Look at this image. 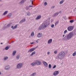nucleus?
Instances as JSON below:
<instances>
[{
    "label": "nucleus",
    "mask_w": 76,
    "mask_h": 76,
    "mask_svg": "<svg viewBox=\"0 0 76 76\" xmlns=\"http://www.w3.org/2000/svg\"><path fill=\"white\" fill-rule=\"evenodd\" d=\"M64 19H66V16H64L63 17Z\"/></svg>",
    "instance_id": "43"
},
{
    "label": "nucleus",
    "mask_w": 76,
    "mask_h": 76,
    "mask_svg": "<svg viewBox=\"0 0 76 76\" xmlns=\"http://www.w3.org/2000/svg\"><path fill=\"white\" fill-rule=\"evenodd\" d=\"M36 43H38V40H36Z\"/></svg>",
    "instance_id": "45"
},
{
    "label": "nucleus",
    "mask_w": 76,
    "mask_h": 76,
    "mask_svg": "<svg viewBox=\"0 0 76 76\" xmlns=\"http://www.w3.org/2000/svg\"><path fill=\"white\" fill-rule=\"evenodd\" d=\"M64 36H65V35H63V37H64Z\"/></svg>",
    "instance_id": "50"
},
{
    "label": "nucleus",
    "mask_w": 76,
    "mask_h": 76,
    "mask_svg": "<svg viewBox=\"0 0 76 76\" xmlns=\"http://www.w3.org/2000/svg\"><path fill=\"white\" fill-rule=\"evenodd\" d=\"M48 67L49 69H51V64L49 65Z\"/></svg>",
    "instance_id": "29"
},
{
    "label": "nucleus",
    "mask_w": 76,
    "mask_h": 76,
    "mask_svg": "<svg viewBox=\"0 0 76 76\" xmlns=\"http://www.w3.org/2000/svg\"><path fill=\"white\" fill-rule=\"evenodd\" d=\"M35 53H36V52H35V51H34V52H33L31 53V54L30 55V56H33V55H34V54H35Z\"/></svg>",
    "instance_id": "19"
},
{
    "label": "nucleus",
    "mask_w": 76,
    "mask_h": 76,
    "mask_svg": "<svg viewBox=\"0 0 76 76\" xmlns=\"http://www.w3.org/2000/svg\"><path fill=\"white\" fill-rule=\"evenodd\" d=\"M10 25H11V24H8L7 26V27H9L10 26Z\"/></svg>",
    "instance_id": "33"
},
{
    "label": "nucleus",
    "mask_w": 76,
    "mask_h": 76,
    "mask_svg": "<svg viewBox=\"0 0 76 76\" xmlns=\"http://www.w3.org/2000/svg\"><path fill=\"white\" fill-rule=\"evenodd\" d=\"M56 67V65H55L52 68L53 69H55Z\"/></svg>",
    "instance_id": "38"
},
{
    "label": "nucleus",
    "mask_w": 76,
    "mask_h": 76,
    "mask_svg": "<svg viewBox=\"0 0 76 76\" xmlns=\"http://www.w3.org/2000/svg\"><path fill=\"white\" fill-rule=\"evenodd\" d=\"M58 21L56 22L55 23V26H56L58 23Z\"/></svg>",
    "instance_id": "31"
},
{
    "label": "nucleus",
    "mask_w": 76,
    "mask_h": 76,
    "mask_svg": "<svg viewBox=\"0 0 76 76\" xmlns=\"http://www.w3.org/2000/svg\"><path fill=\"white\" fill-rule=\"evenodd\" d=\"M27 16H30L31 15V13H30V12H28L27 13Z\"/></svg>",
    "instance_id": "26"
},
{
    "label": "nucleus",
    "mask_w": 76,
    "mask_h": 76,
    "mask_svg": "<svg viewBox=\"0 0 76 76\" xmlns=\"http://www.w3.org/2000/svg\"><path fill=\"white\" fill-rule=\"evenodd\" d=\"M58 12H56L54 13L52 15V17L53 18H55V17H56V16H58Z\"/></svg>",
    "instance_id": "6"
},
{
    "label": "nucleus",
    "mask_w": 76,
    "mask_h": 76,
    "mask_svg": "<svg viewBox=\"0 0 76 76\" xmlns=\"http://www.w3.org/2000/svg\"><path fill=\"white\" fill-rule=\"evenodd\" d=\"M52 41H53V39H50L48 40V43L49 44H50L52 43Z\"/></svg>",
    "instance_id": "10"
},
{
    "label": "nucleus",
    "mask_w": 76,
    "mask_h": 76,
    "mask_svg": "<svg viewBox=\"0 0 76 76\" xmlns=\"http://www.w3.org/2000/svg\"><path fill=\"white\" fill-rule=\"evenodd\" d=\"M7 12H8L7 11L5 12L3 14V15H6L7 13Z\"/></svg>",
    "instance_id": "24"
},
{
    "label": "nucleus",
    "mask_w": 76,
    "mask_h": 76,
    "mask_svg": "<svg viewBox=\"0 0 76 76\" xmlns=\"http://www.w3.org/2000/svg\"><path fill=\"white\" fill-rule=\"evenodd\" d=\"M31 37H33V36H34V32H32L31 33Z\"/></svg>",
    "instance_id": "25"
},
{
    "label": "nucleus",
    "mask_w": 76,
    "mask_h": 76,
    "mask_svg": "<svg viewBox=\"0 0 76 76\" xmlns=\"http://www.w3.org/2000/svg\"><path fill=\"white\" fill-rule=\"evenodd\" d=\"M25 21H26V19L25 18H24L21 20L20 21V23H22L23 22H24Z\"/></svg>",
    "instance_id": "9"
},
{
    "label": "nucleus",
    "mask_w": 76,
    "mask_h": 76,
    "mask_svg": "<svg viewBox=\"0 0 76 76\" xmlns=\"http://www.w3.org/2000/svg\"><path fill=\"white\" fill-rule=\"evenodd\" d=\"M19 64H18L17 66V68H19Z\"/></svg>",
    "instance_id": "40"
},
{
    "label": "nucleus",
    "mask_w": 76,
    "mask_h": 76,
    "mask_svg": "<svg viewBox=\"0 0 76 76\" xmlns=\"http://www.w3.org/2000/svg\"><path fill=\"white\" fill-rule=\"evenodd\" d=\"M75 35H76V32L75 31H73L70 32L68 34L66 35L65 37L63 38V40L64 41H67V40H70L72 39V37Z\"/></svg>",
    "instance_id": "1"
},
{
    "label": "nucleus",
    "mask_w": 76,
    "mask_h": 76,
    "mask_svg": "<svg viewBox=\"0 0 76 76\" xmlns=\"http://www.w3.org/2000/svg\"><path fill=\"white\" fill-rule=\"evenodd\" d=\"M74 21H75V20H70L69 21V22H70V23H73L74 22Z\"/></svg>",
    "instance_id": "28"
},
{
    "label": "nucleus",
    "mask_w": 76,
    "mask_h": 76,
    "mask_svg": "<svg viewBox=\"0 0 76 76\" xmlns=\"http://www.w3.org/2000/svg\"><path fill=\"white\" fill-rule=\"evenodd\" d=\"M13 29H16V28H17V25H16L15 26H14L13 27V26H12L11 27Z\"/></svg>",
    "instance_id": "18"
},
{
    "label": "nucleus",
    "mask_w": 76,
    "mask_h": 76,
    "mask_svg": "<svg viewBox=\"0 0 76 76\" xmlns=\"http://www.w3.org/2000/svg\"><path fill=\"white\" fill-rule=\"evenodd\" d=\"M50 23L48 20H46L38 28L39 31H40L42 29H45L49 25Z\"/></svg>",
    "instance_id": "2"
},
{
    "label": "nucleus",
    "mask_w": 76,
    "mask_h": 76,
    "mask_svg": "<svg viewBox=\"0 0 76 76\" xmlns=\"http://www.w3.org/2000/svg\"><path fill=\"white\" fill-rule=\"evenodd\" d=\"M29 9V7H26V10H28V9Z\"/></svg>",
    "instance_id": "32"
},
{
    "label": "nucleus",
    "mask_w": 76,
    "mask_h": 76,
    "mask_svg": "<svg viewBox=\"0 0 76 76\" xmlns=\"http://www.w3.org/2000/svg\"><path fill=\"white\" fill-rule=\"evenodd\" d=\"M23 64L22 63H20L19 64V69H21L22 67Z\"/></svg>",
    "instance_id": "17"
},
{
    "label": "nucleus",
    "mask_w": 76,
    "mask_h": 76,
    "mask_svg": "<svg viewBox=\"0 0 76 76\" xmlns=\"http://www.w3.org/2000/svg\"><path fill=\"white\" fill-rule=\"evenodd\" d=\"M16 51H14L12 53L13 56H15L16 54Z\"/></svg>",
    "instance_id": "23"
},
{
    "label": "nucleus",
    "mask_w": 76,
    "mask_h": 76,
    "mask_svg": "<svg viewBox=\"0 0 76 76\" xmlns=\"http://www.w3.org/2000/svg\"><path fill=\"white\" fill-rule=\"evenodd\" d=\"M65 53L63 52H62L58 55L56 58L58 60H62L65 57Z\"/></svg>",
    "instance_id": "3"
},
{
    "label": "nucleus",
    "mask_w": 76,
    "mask_h": 76,
    "mask_svg": "<svg viewBox=\"0 0 76 76\" xmlns=\"http://www.w3.org/2000/svg\"><path fill=\"white\" fill-rule=\"evenodd\" d=\"M42 36V34L41 33H39L37 36L38 38H40V37H41Z\"/></svg>",
    "instance_id": "12"
},
{
    "label": "nucleus",
    "mask_w": 76,
    "mask_h": 76,
    "mask_svg": "<svg viewBox=\"0 0 76 76\" xmlns=\"http://www.w3.org/2000/svg\"><path fill=\"white\" fill-rule=\"evenodd\" d=\"M1 44H3V43H1Z\"/></svg>",
    "instance_id": "51"
},
{
    "label": "nucleus",
    "mask_w": 76,
    "mask_h": 76,
    "mask_svg": "<svg viewBox=\"0 0 76 76\" xmlns=\"http://www.w3.org/2000/svg\"><path fill=\"white\" fill-rule=\"evenodd\" d=\"M41 16L39 15L36 18V20H38V19H41Z\"/></svg>",
    "instance_id": "14"
},
{
    "label": "nucleus",
    "mask_w": 76,
    "mask_h": 76,
    "mask_svg": "<svg viewBox=\"0 0 76 76\" xmlns=\"http://www.w3.org/2000/svg\"><path fill=\"white\" fill-rule=\"evenodd\" d=\"M9 48L8 47H7L5 48V50H8V49H9Z\"/></svg>",
    "instance_id": "34"
},
{
    "label": "nucleus",
    "mask_w": 76,
    "mask_h": 76,
    "mask_svg": "<svg viewBox=\"0 0 76 76\" xmlns=\"http://www.w3.org/2000/svg\"><path fill=\"white\" fill-rule=\"evenodd\" d=\"M32 1H32V0H31L30 1V2H32Z\"/></svg>",
    "instance_id": "48"
},
{
    "label": "nucleus",
    "mask_w": 76,
    "mask_h": 76,
    "mask_svg": "<svg viewBox=\"0 0 76 76\" xmlns=\"http://www.w3.org/2000/svg\"><path fill=\"white\" fill-rule=\"evenodd\" d=\"M55 7V6H53L51 8L52 9H54Z\"/></svg>",
    "instance_id": "41"
},
{
    "label": "nucleus",
    "mask_w": 76,
    "mask_h": 76,
    "mask_svg": "<svg viewBox=\"0 0 76 76\" xmlns=\"http://www.w3.org/2000/svg\"><path fill=\"white\" fill-rule=\"evenodd\" d=\"M42 62L45 67H48V64H47V63L44 61H43Z\"/></svg>",
    "instance_id": "8"
},
{
    "label": "nucleus",
    "mask_w": 76,
    "mask_h": 76,
    "mask_svg": "<svg viewBox=\"0 0 76 76\" xmlns=\"http://www.w3.org/2000/svg\"><path fill=\"white\" fill-rule=\"evenodd\" d=\"M50 52H47V54H48H48H50Z\"/></svg>",
    "instance_id": "46"
},
{
    "label": "nucleus",
    "mask_w": 76,
    "mask_h": 76,
    "mask_svg": "<svg viewBox=\"0 0 76 76\" xmlns=\"http://www.w3.org/2000/svg\"><path fill=\"white\" fill-rule=\"evenodd\" d=\"M7 58H8V57L7 56L6 57H5L4 58V60H7Z\"/></svg>",
    "instance_id": "30"
},
{
    "label": "nucleus",
    "mask_w": 76,
    "mask_h": 76,
    "mask_svg": "<svg viewBox=\"0 0 76 76\" xmlns=\"http://www.w3.org/2000/svg\"><path fill=\"white\" fill-rule=\"evenodd\" d=\"M58 73H59V72H58V71H56L53 73V75L55 76H56L58 75Z\"/></svg>",
    "instance_id": "5"
},
{
    "label": "nucleus",
    "mask_w": 76,
    "mask_h": 76,
    "mask_svg": "<svg viewBox=\"0 0 76 76\" xmlns=\"http://www.w3.org/2000/svg\"><path fill=\"white\" fill-rule=\"evenodd\" d=\"M10 68V66H6L5 68V70H9Z\"/></svg>",
    "instance_id": "15"
},
{
    "label": "nucleus",
    "mask_w": 76,
    "mask_h": 76,
    "mask_svg": "<svg viewBox=\"0 0 76 76\" xmlns=\"http://www.w3.org/2000/svg\"><path fill=\"white\" fill-rule=\"evenodd\" d=\"M34 42H32L30 43L31 44H34Z\"/></svg>",
    "instance_id": "44"
},
{
    "label": "nucleus",
    "mask_w": 76,
    "mask_h": 76,
    "mask_svg": "<svg viewBox=\"0 0 76 76\" xmlns=\"http://www.w3.org/2000/svg\"><path fill=\"white\" fill-rule=\"evenodd\" d=\"M67 29L68 31H72L73 29V27L72 26H70L67 28Z\"/></svg>",
    "instance_id": "4"
},
{
    "label": "nucleus",
    "mask_w": 76,
    "mask_h": 76,
    "mask_svg": "<svg viewBox=\"0 0 76 76\" xmlns=\"http://www.w3.org/2000/svg\"><path fill=\"white\" fill-rule=\"evenodd\" d=\"M64 2V0H62L60 2H59V4H63V3Z\"/></svg>",
    "instance_id": "22"
},
{
    "label": "nucleus",
    "mask_w": 76,
    "mask_h": 76,
    "mask_svg": "<svg viewBox=\"0 0 76 76\" xmlns=\"http://www.w3.org/2000/svg\"><path fill=\"white\" fill-rule=\"evenodd\" d=\"M36 75L37 73L36 72H34L32 73L31 75V76H36Z\"/></svg>",
    "instance_id": "16"
},
{
    "label": "nucleus",
    "mask_w": 76,
    "mask_h": 76,
    "mask_svg": "<svg viewBox=\"0 0 76 76\" xmlns=\"http://www.w3.org/2000/svg\"><path fill=\"white\" fill-rule=\"evenodd\" d=\"M37 63L38 64V65H41V64H42V63L41 62L39 61H37Z\"/></svg>",
    "instance_id": "21"
},
{
    "label": "nucleus",
    "mask_w": 76,
    "mask_h": 76,
    "mask_svg": "<svg viewBox=\"0 0 76 76\" xmlns=\"http://www.w3.org/2000/svg\"><path fill=\"white\" fill-rule=\"evenodd\" d=\"M57 13H59L58 14H59V13H60V14H61V11H60L57 12Z\"/></svg>",
    "instance_id": "42"
},
{
    "label": "nucleus",
    "mask_w": 76,
    "mask_h": 76,
    "mask_svg": "<svg viewBox=\"0 0 76 76\" xmlns=\"http://www.w3.org/2000/svg\"><path fill=\"white\" fill-rule=\"evenodd\" d=\"M29 7H33V6H32V5H30V6H29Z\"/></svg>",
    "instance_id": "47"
},
{
    "label": "nucleus",
    "mask_w": 76,
    "mask_h": 76,
    "mask_svg": "<svg viewBox=\"0 0 76 76\" xmlns=\"http://www.w3.org/2000/svg\"><path fill=\"white\" fill-rule=\"evenodd\" d=\"M76 51H75L72 54V56L75 57L76 56Z\"/></svg>",
    "instance_id": "20"
},
{
    "label": "nucleus",
    "mask_w": 76,
    "mask_h": 76,
    "mask_svg": "<svg viewBox=\"0 0 76 76\" xmlns=\"http://www.w3.org/2000/svg\"><path fill=\"white\" fill-rule=\"evenodd\" d=\"M26 1V0H22L20 2V3L21 4H23V3H25V1Z\"/></svg>",
    "instance_id": "11"
},
{
    "label": "nucleus",
    "mask_w": 76,
    "mask_h": 76,
    "mask_svg": "<svg viewBox=\"0 0 76 76\" xmlns=\"http://www.w3.org/2000/svg\"><path fill=\"white\" fill-rule=\"evenodd\" d=\"M34 50H35V48H32L30 49H29V50H28V53H31V52H32V51H34Z\"/></svg>",
    "instance_id": "7"
},
{
    "label": "nucleus",
    "mask_w": 76,
    "mask_h": 76,
    "mask_svg": "<svg viewBox=\"0 0 76 76\" xmlns=\"http://www.w3.org/2000/svg\"><path fill=\"white\" fill-rule=\"evenodd\" d=\"M31 4L33 5L34 4H33V1L31 2Z\"/></svg>",
    "instance_id": "49"
},
{
    "label": "nucleus",
    "mask_w": 76,
    "mask_h": 76,
    "mask_svg": "<svg viewBox=\"0 0 76 76\" xmlns=\"http://www.w3.org/2000/svg\"><path fill=\"white\" fill-rule=\"evenodd\" d=\"M37 63V62H33L31 63V65L32 66H35V64Z\"/></svg>",
    "instance_id": "13"
},
{
    "label": "nucleus",
    "mask_w": 76,
    "mask_h": 76,
    "mask_svg": "<svg viewBox=\"0 0 76 76\" xmlns=\"http://www.w3.org/2000/svg\"><path fill=\"white\" fill-rule=\"evenodd\" d=\"M16 58H17V59H19V56H17Z\"/></svg>",
    "instance_id": "37"
},
{
    "label": "nucleus",
    "mask_w": 76,
    "mask_h": 76,
    "mask_svg": "<svg viewBox=\"0 0 76 76\" xmlns=\"http://www.w3.org/2000/svg\"><path fill=\"white\" fill-rule=\"evenodd\" d=\"M47 4V2H45L44 3V5H45V6H46Z\"/></svg>",
    "instance_id": "35"
},
{
    "label": "nucleus",
    "mask_w": 76,
    "mask_h": 76,
    "mask_svg": "<svg viewBox=\"0 0 76 76\" xmlns=\"http://www.w3.org/2000/svg\"><path fill=\"white\" fill-rule=\"evenodd\" d=\"M51 28H54V24H52L51 26Z\"/></svg>",
    "instance_id": "36"
},
{
    "label": "nucleus",
    "mask_w": 76,
    "mask_h": 76,
    "mask_svg": "<svg viewBox=\"0 0 76 76\" xmlns=\"http://www.w3.org/2000/svg\"><path fill=\"white\" fill-rule=\"evenodd\" d=\"M67 32V30H66L64 32V34H66V33Z\"/></svg>",
    "instance_id": "27"
},
{
    "label": "nucleus",
    "mask_w": 76,
    "mask_h": 76,
    "mask_svg": "<svg viewBox=\"0 0 76 76\" xmlns=\"http://www.w3.org/2000/svg\"><path fill=\"white\" fill-rule=\"evenodd\" d=\"M57 51H54V53L55 54H57Z\"/></svg>",
    "instance_id": "39"
}]
</instances>
